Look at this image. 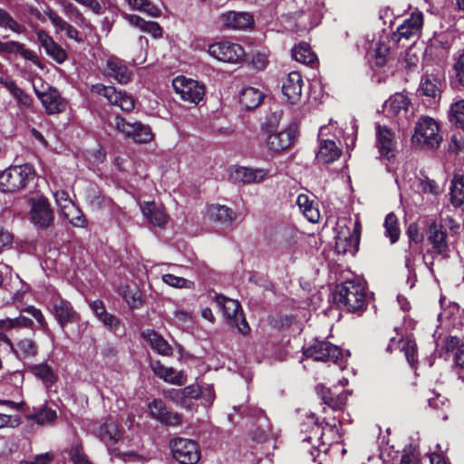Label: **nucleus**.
Here are the masks:
<instances>
[{
  "instance_id": "f257e3e1",
  "label": "nucleus",
  "mask_w": 464,
  "mask_h": 464,
  "mask_svg": "<svg viewBox=\"0 0 464 464\" xmlns=\"http://www.w3.org/2000/svg\"><path fill=\"white\" fill-rule=\"evenodd\" d=\"M366 286L361 279L347 280L336 286L334 300L340 307L349 312L362 309L365 304Z\"/></svg>"
},
{
  "instance_id": "f03ea898",
  "label": "nucleus",
  "mask_w": 464,
  "mask_h": 464,
  "mask_svg": "<svg viewBox=\"0 0 464 464\" xmlns=\"http://www.w3.org/2000/svg\"><path fill=\"white\" fill-rule=\"evenodd\" d=\"M35 177V170L30 164L10 166L0 174V189L15 192L27 186Z\"/></svg>"
},
{
  "instance_id": "7ed1b4c3",
  "label": "nucleus",
  "mask_w": 464,
  "mask_h": 464,
  "mask_svg": "<svg viewBox=\"0 0 464 464\" xmlns=\"http://www.w3.org/2000/svg\"><path fill=\"white\" fill-rule=\"evenodd\" d=\"M412 142L423 149H438L442 136L438 122L431 117L422 116L415 124Z\"/></svg>"
},
{
  "instance_id": "20e7f679",
  "label": "nucleus",
  "mask_w": 464,
  "mask_h": 464,
  "mask_svg": "<svg viewBox=\"0 0 464 464\" xmlns=\"http://www.w3.org/2000/svg\"><path fill=\"white\" fill-rule=\"evenodd\" d=\"M277 123L278 117L274 114L262 125V129L268 133L266 138L267 148L273 151H280L289 148L294 144L297 135V126L295 124H290L281 131H276L275 129Z\"/></svg>"
},
{
  "instance_id": "39448f33",
  "label": "nucleus",
  "mask_w": 464,
  "mask_h": 464,
  "mask_svg": "<svg viewBox=\"0 0 464 464\" xmlns=\"http://www.w3.org/2000/svg\"><path fill=\"white\" fill-rule=\"evenodd\" d=\"M339 425H341V421L335 418L327 421L324 420L321 423L314 421L310 435L304 438L303 441L310 442L316 439L320 442L319 447L321 449L319 450L326 452L329 446L334 443H339L341 440L342 435L338 428Z\"/></svg>"
},
{
  "instance_id": "423d86ee",
  "label": "nucleus",
  "mask_w": 464,
  "mask_h": 464,
  "mask_svg": "<svg viewBox=\"0 0 464 464\" xmlns=\"http://www.w3.org/2000/svg\"><path fill=\"white\" fill-rule=\"evenodd\" d=\"M215 301L220 310L223 311L224 316L230 324L235 325L243 334L249 332V325L243 314L241 305L238 301L227 298L222 295H217L215 296Z\"/></svg>"
},
{
  "instance_id": "0eeeda50",
  "label": "nucleus",
  "mask_w": 464,
  "mask_h": 464,
  "mask_svg": "<svg viewBox=\"0 0 464 464\" xmlns=\"http://www.w3.org/2000/svg\"><path fill=\"white\" fill-rule=\"evenodd\" d=\"M171 454L179 464H197L200 459L198 444L190 439L175 438L169 443Z\"/></svg>"
},
{
  "instance_id": "6e6552de",
  "label": "nucleus",
  "mask_w": 464,
  "mask_h": 464,
  "mask_svg": "<svg viewBox=\"0 0 464 464\" xmlns=\"http://www.w3.org/2000/svg\"><path fill=\"white\" fill-rule=\"evenodd\" d=\"M208 53L219 62L232 64L241 63L246 56L245 50L240 44L229 41H220L209 44Z\"/></svg>"
},
{
  "instance_id": "1a4fd4ad",
  "label": "nucleus",
  "mask_w": 464,
  "mask_h": 464,
  "mask_svg": "<svg viewBox=\"0 0 464 464\" xmlns=\"http://www.w3.org/2000/svg\"><path fill=\"white\" fill-rule=\"evenodd\" d=\"M115 129L136 143H149L154 134L150 127L140 121H129L121 116L115 117Z\"/></svg>"
},
{
  "instance_id": "9d476101",
  "label": "nucleus",
  "mask_w": 464,
  "mask_h": 464,
  "mask_svg": "<svg viewBox=\"0 0 464 464\" xmlns=\"http://www.w3.org/2000/svg\"><path fill=\"white\" fill-rule=\"evenodd\" d=\"M172 86L177 94L188 102L198 104L205 96V86L198 81L178 76L172 81Z\"/></svg>"
},
{
  "instance_id": "9b49d317",
  "label": "nucleus",
  "mask_w": 464,
  "mask_h": 464,
  "mask_svg": "<svg viewBox=\"0 0 464 464\" xmlns=\"http://www.w3.org/2000/svg\"><path fill=\"white\" fill-rule=\"evenodd\" d=\"M30 204V218L32 223L38 229L50 227L54 220V214L50 203L44 197L32 198Z\"/></svg>"
},
{
  "instance_id": "f8f14e48",
  "label": "nucleus",
  "mask_w": 464,
  "mask_h": 464,
  "mask_svg": "<svg viewBox=\"0 0 464 464\" xmlns=\"http://www.w3.org/2000/svg\"><path fill=\"white\" fill-rule=\"evenodd\" d=\"M92 91L106 98L110 104L119 107L123 111L129 112L134 109L133 98L125 92L118 91L114 86L96 84L92 86Z\"/></svg>"
},
{
  "instance_id": "ddd939ff",
  "label": "nucleus",
  "mask_w": 464,
  "mask_h": 464,
  "mask_svg": "<svg viewBox=\"0 0 464 464\" xmlns=\"http://www.w3.org/2000/svg\"><path fill=\"white\" fill-rule=\"evenodd\" d=\"M328 128L323 126L320 128L318 133V150L316 152L315 159L318 162L324 164H330L337 160L341 154V149L336 145L335 141L329 138H324Z\"/></svg>"
},
{
  "instance_id": "4468645a",
  "label": "nucleus",
  "mask_w": 464,
  "mask_h": 464,
  "mask_svg": "<svg viewBox=\"0 0 464 464\" xmlns=\"http://www.w3.org/2000/svg\"><path fill=\"white\" fill-rule=\"evenodd\" d=\"M360 235H361V226L358 221H355L353 224V230L351 233L350 229L347 228L346 231L338 232L335 237V249L340 254H351L354 255L359 248L360 242Z\"/></svg>"
},
{
  "instance_id": "2eb2a0df",
  "label": "nucleus",
  "mask_w": 464,
  "mask_h": 464,
  "mask_svg": "<svg viewBox=\"0 0 464 464\" xmlns=\"http://www.w3.org/2000/svg\"><path fill=\"white\" fill-rule=\"evenodd\" d=\"M304 354L315 361L332 360L334 362H337L342 356V352L338 346L329 342L316 340L313 345L304 350Z\"/></svg>"
},
{
  "instance_id": "dca6fc26",
  "label": "nucleus",
  "mask_w": 464,
  "mask_h": 464,
  "mask_svg": "<svg viewBox=\"0 0 464 464\" xmlns=\"http://www.w3.org/2000/svg\"><path fill=\"white\" fill-rule=\"evenodd\" d=\"M423 25V14L420 12L412 13L409 18L397 28L393 34V40H411L419 37Z\"/></svg>"
},
{
  "instance_id": "f3484780",
  "label": "nucleus",
  "mask_w": 464,
  "mask_h": 464,
  "mask_svg": "<svg viewBox=\"0 0 464 464\" xmlns=\"http://www.w3.org/2000/svg\"><path fill=\"white\" fill-rule=\"evenodd\" d=\"M94 434L108 447L115 445L123 438V430L112 417L104 419L94 431Z\"/></svg>"
},
{
  "instance_id": "a211bd4d",
  "label": "nucleus",
  "mask_w": 464,
  "mask_h": 464,
  "mask_svg": "<svg viewBox=\"0 0 464 464\" xmlns=\"http://www.w3.org/2000/svg\"><path fill=\"white\" fill-rule=\"evenodd\" d=\"M376 148L382 159L391 160L395 156L397 148L395 136L386 126L376 125Z\"/></svg>"
},
{
  "instance_id": "6ab92c4d",
  "label": "nucleus",
  "mask_w": 464,
  "mask_h": 464,
  "mask_svg": "<svg viewBox=\"0 0 464 464\" xmlns=\"http://www.w3.org/2000/svg\"><path fill=\"white\" fill-rule=\"evenodd\" d=\"M229 176L230 179L237 183H259L269 176V171L261 168L236 166L231 169Z\"/></svg>"
},
{
  "instance_id": "aec40b11",
  "label": "nucleus",
  "mask_w": 464,
  "mask_h": 464,
  "mask_svg": "<svg viewBox=\"0 0 464 464\" xmlns=\"http://www.w3.org/2000/svg\"><path fill=\"white\" fill-rule=\"evenodd\" d=\"M444 87L445 82L441 75L439 73H425L421 76L418 92L420 95L436 101L440 99Z\"/></svg>"
},
{
  "instance_id": "412c9836",
  "label": "nucleus",
  "mask_w": 464,
  "mask_h": 464,
  "mask_svg": "<svg viewBox=\"0 0 464 464\" xmlns=\"http://www.w3.org/2000/svg\"><path fill=\"white\" fill-rule=\"evenodd\" d=\"M304 81L298 72H291L283 82L282 92L290 104H297L302 101Z\"/></svg>"
},
{
  "instance_id": "4be33fe9",
  "label": "nucleus",
  "mask_w": 464,
  "mask_h": 464,
  "mask_svg": "<svg viewBox=\"0 0 464 464\" xmlns=\"http://www.w3.org/2000/svg\"><path fill=\"white\" fill-rule=\"evenodd\" d=\"M151 418L167 426H178L181 422V417L177 412L168 411L161 400H153L148 404Z\"/></svg>"
},
{
  "instance_id": "5701e85b",
  "label": "nucleus",
  "mask_w": 464,
  "mask_h": 464,
  "mask_svg": "<svg viewBox=\"0 0 464 464\" xmlns=\"http://www.w3.org/2000/svg\"><path fill=\"white\" fill-rule=\"evenodd\" d=\"M37 41L45 53L58 63H63L67 59L65 50L58 44L53 38L44 30L36 32Z\"/></svg>"
},
{
  "instance_id": "b1692460",
  "label": "nucleus",
  "mask_w": 464,
  "mask_h": 464,
  "mask_svg": "<svg viewBox=\"0 0 464 464\" xmlns=\"http://www.w3.org/2000/svg\"><path fill=\"white\" fill-rule=\"evenodd\" d=\"M447 232L443 229L441 224L438 222L430 223L428 232V240L432 246L433 251L443 257L447 256L449 246L447 243Z\"/></svg>"
},
{
  "instance_id": "393cba45",
  "label": "nucleus",
  "mask_w": 464,
  "mask_h": 464,
  "mask_svg": "<svg viewBox=\"0 0 464 464\" xmlns=\"http://www.w3.org/2000/svg\"><path fill=\"white\" fill-rule=\"evenodd\" d=\"M144 218L154 227H164L168 222V216L163 208L154 201H144L140 204Z\"/></svg>"
},
{
  "instance_id": "a878e982",
  "label": "nucleus",
  "mask_w": 464,
  "mask_h": 464,
  "mask_svg": "<svg viewBox=\"0 0 464 464\" xmlns=\"http://www.w3.org/2000/svg\"><path fill=\"white\" fill-rule=\"evenodd\" d=\"M195 394L194 384H192L181 390L170 389L165 392V397L187 411H193L195 409V401L197 400Z\"/></svg>"
},
{
  "instance_id": "bb28decb",
  "label": "nucleus",
  "mask_w": 464,
  "mask_h": 464,
  "mask_svg": "<svg viewBox=\"0 0 464 464\" xmlns=\"http://www.w3.org/2000/svg\"><path fill=\"white\" fill-rule=\"evenodd\" d=\"M224 26L234 30H244L254 24L253 16L246 12L229 11L220 16Z\"/></svg>"
},
{
  "instance_id": "cd10ccee",
  "label": "nucleus",
  "mask_w": 464,
  "mask_h": 464,
  "mask_svg": "<svg viewBox=\"0 0 464 464\" xmlns=\"http://www.w3.org/2000/svg\"><path fill=\"white\" fill-rule=\"evenodd\" d=\"M53 314L60 326L64 329L68 324L77 322L79 315L70 302L64 299L55 301Z\"/></svg>"
},
{
  "instance_id": "c85d7f7f",
  "label": "nucleus",
  "mask_w": 464,
  "mask_h": 464,
  "mask_svg": "<svg viewBox=\"0 0 464 464\" xmlns=\"http://www.w3.org/2000/svg\"><path fill=\"white\" fill-rule=\"evenodd\" d=\"M106 70L110 77L114 78L121 84H125L130 80L131 72L124 61L116 56H111L107 60Z\"/></svg>"
},
{
  "instance_id": "c756f323",
  "label": "nucleus",
  "mask_w": 464,
  "mask_h": 464,
  "mask_svg": "<svg viewBox=\"0 0 464 464\" xmlns=\"http://www.w3.org/2000/svg\"><path fill=\"white\" fill-rule=\"evenodd\" d=\"M150 366L153 372L167 382L182 385L187 381L182 372H178L172 367H166L160 361L152 362Z\"/></svg>"
},
{
  "instance_id": "7c9ffc66",
  "label": "nucleus",
  "mask_w": 464,
  "mask_h": 464,
  "mask_svg": "<svg viewBox=\"0 0 464 464\" xmlns=\"http://www.w3.org/2000/svg\"><path fill=\"white\" fill-rule=\"evenodd\" d=\"M36 94L47 113L53 114L62 111L63 107V98L56 89L49 87L44 92H36Z\"/></svg>"
},
{
  "instance_id": "2f4dec72",
  "label": "nucleus",
  "mask_w": 464,
  "mask_h": 464,
  "mask_svg": "<svg viewBox=\"0 0 464 464\" xmlns=\"http://www.w3.org/2000/svg\"><path fill=\"white\" fill-rule=\"evenodd\" d=\"M410 104L409 98L403 93H395L385 102V111L392 116H406Z\"/></svg>"
},
{
  "instance_id": "473e14b6",
  "label": "nucleus",
  "mask_w": 464,
  "mask_h": 464,
  "mask_svg": "<svg viewBox=\"0 0 464 464\" xmlns=\"http://www.w3.org/2000/svg\"><path fill=\"white\" fill-rule=\"evenodd\" d=\"M125 18L131 25L139 28L142 32L151 34L154 38L160 37L162 34V29L157 22L145 21L136 14H127Z\"/></svg>"
},
{
  "instance_id": "72a5a7b5",
  "label": "nucleus",
  "mask_w": 464,
  "mask_h": 464,
  "mask_svg": "<svg viewBox=\"0 0 464 464\" xmlns=\"http://www.w3.org/2000/svg\"><path fill=\"white\" fill-rule=\"evenodd\" d=\"M142 336L158 353L161 355H169L172 353V347L154 330L144 331Z\"/></svg>"
},
{
  "instance_id": "f704fd0d",
  "label": "nucleus",
  "mask_w": 464,
  "mask_h": 464,
  "mask_svg": "<svg viewBox=\"0 0 464 464\" xmlns=\"http://www.w3.org/2000/svg\"><path fill=\"white\" fill-rule=\"evenodd\" d=\"M296 205L300 211L311 223H316L320 219V211L313 199L305 194H300L296 198Z\"/></svg>"
},
{
  "instance_id": "c9c22d12",
  "label": "nucleus",
  "mask_w": 464,
  "mask_h": 464,
  "mask_svg": "<svg viewBox=\"0 0 464 464\" xmlns=\"http://www.w3.org/2000/svg\"><path fill=\"white\" fill-rule=\"evenodd\" d=\"M208 216L209 219L225 226L230 225L236 217L235 212L224 205L210 206L208 209Z\"/></svg>"
},
{
  "instance_id": "e433bc0d",
  "label": "nucleus",
  "mask_w": 464,
  "mask_h": 464,
  "mask_svg": "<svg viewBox=\"0 0 464 464\" xmlns=\"http://www.w3.org/2000/svg\"><path fill=\"white\" fill-rule=\"evenodd\" d=\"M0 53H8L14 55L20 54L23 58L28 61H33L36 58L33 51L26 49L24 44L16 41H0Z\"/></svg>"
},
{
  "instance_id": "4c0bfd02",
  "label": "nucleus",
  "mask_w": 464,
  "mask_h": 464,
  "mask_svg": "<svg viewBox=\"0 0 464 464\" xmlns=\"http://www.w3.org/2000/svg\"><path fill=\"white\" fill-rule=\"evenodd\" d=\"M264 99V93L257 88L246 87L240 92V103L246 110L256 108Z\"/></svg>"
},
{
  "instance_id": "58836bf2",
  "label": "nucleus",
  "mask_w": 464,
  "mask_h": 464,
  "mask_svg": "<svg viewBox=\"0 0 464 464\" xmlns=\"http://www.w3.org/2000/svg\"><path fill=\"white\" fill-rule=\"evenodd\" d=\"M19 359L32 358L36 355L38 346L34 341L29 338L20 340L15 345L13 344V349H9Z\"/></svg>"
},
{
  "instance_id": "ea45409f",
  "label": "nucleus",
  "mask_w": 464,
  "mask_h": 464,
  "mask_svg": "<svg viewBox=\"0 0 464 464\" xmlns=\"http://www.w3.org/2000/svg\"><path fill=\"white\" fill-rule=\"evenodd\" d=\"M1 83L8 90L19 105L30 108L33 104L32 97L24 92L16 83L9 79L1 81Z\"/></svg>"
},
{
  "instance_id": "a19ab883",
  "label": "nucleus",
  "mask_w": 464,
  "mask_h": 464,
  "mask_svg": "<svg viewBox=\"0 0 464 464\" xmlns=\"http://www.w3.org/2000/svg\"><path fill=\"white\" fill-rule=\"evenodd\" d=\"M64 218L74 227L83 228L87 227L88 221L82 209L74 203L62 212Z\"/></svg>"
},
{
  "instance_id": "79ce46f5",
  "label": "nucleus",
  "mask_w": 464,
  "mask_h": 464,
  "mask_svg": "<svg viewBox=\"0 0 464 464\" xmlns=\"http://www.w3.org/2000/svg\"><path fill=\"white\" fill-rule=\"evenodd\" d=\"M450 202L454 207L464 205V175H456L450 186Z\"/></svg>"
},
{
  "instance_id": "37998d69",
  "label": "nucleus",
  "mask_w": 464,
  "mask_h": 464,
  "mask_svg": "<svg viewBox=\"0 0 464 464\" xmlns=\"http://www.w3.org/2000/svg\"><path fill=\"white\" fill-rule=\"evenodd\" d=\"M292 57L298 63L312 64L316 56L306 43H300L292 49Z\"/></svg>"
},
{
  "instance_id": "c03bdc74",
  "label": "nucleus",
  "mask_w": 464,
  "mask_h": 464,
  "mask_svg": "<svg viewBox=\"0 0 464 464\" xmlns=\"http://www.w3.org/2000/svg\"><path fill=\"white\" fill-rule=\"evenodd\" d=\"M30 371L34 376L41 379L47 386L54 383L56 381V377L52 367L45 362L30 366Z\"/></svg>"
},
{
  "instance_id": "a18cd8bd",
  "label": "nucleus",
  "mask_w": 464,
  "mask_h": 464,
  "mask_svg": "<svg viewBox=\"0 0 464 464\" xmlns=\"http://www.w3.org/2000/svg\"><path fill=\"white\" fill-rule=\"evenodd\" d=\"M347 395L340 393L335 395L330 389L323 392V402L332 408L334 411L341 410L346 403Z\"/></svg>"
},
{
  "instance_id": "49530a36",
  "label": "nucleus",
  "mask_w": 464,
  "mask_h": 464,
  "mask_svg": "<svg viewBox=\"0 0 464 464\" xmlns=\"http://www.w3.org/2000/svg\"><path fill=\"white\" fill-rule=\"evenodd\" d=\"M195 397L200 400L204 407H209L215 400V392L211 384L195 385Z\"/></svg>"
},
{
  "instance_id": "de8ad7c7",
  "label": "nucleus",
  "mask_w": 464,
  "mask_h": 464,
  "mask_svg": "<svg viewBox=\"0 0 464 464\" xmlns=\"http://www.w3.org/2000/svg\"><path fill=\"white\" fill-rule=\"evenodd\" d=\"M28 418L39 425H46L54 422L57 414L54 410L44 407L31 414Z\"/></svg>"
},
{
  "instance_id": "09e8293b",
  "label": "nucleus",
  "mask_w": 464,
  "mask_h": 464,
  "mask_svg": "<svg viewBox=\"0 0 464 464\" xmlns=\"http://www.w3.org/2000/svg\"><path fill=\"white\" fill-rule=\"evenodd\" d=\"M449 120L456 127H464V100L457 101L451 104Z\"/></svg>"
},
{
  "instance_id": "8fccbe9b",
  "label": "nucleus",
  "mask_w": 464,
  "mask_h": 464,
  "mask_svg": "<svg viewBox=\"0 0 464 464\" xmlns=\"http://www.w3.org/2000/svg\"><path fill=\"white\" fill-rule=\"evenodd\" d=\"M385 236L390 238L392 244H394L400 237L397 217L393 213H389L384 220Z\"/></svg>"
},
{
  "instance_id": "3c124183",
  "label": "nucleus",
  "mask_w": 464,
  "mask_h": 464,
  "mask_svg": "<svg viewBox=\"0 0 464 464\" xmlns=\"http://www.w3.org/2000/svg\"><path fill=\"white\" fill-rule=\"evenodd\" d=\"M132 9L140 10L152 17H158L160 14V9L150 0H126Z\"/></svg>"
},
{
  "instance_id": "603ef678",
  "label": "nucleus",
  "mask_w": 464,
  "mask_h": 464,
  "mask_svg": "<svg viewBox=\"0 0 464 464\" xmlns=\"http://www.w3.org/2000/svg\"><path fill=\"white\" fill-rule=\"evenodd\" d=\"M0 26L10 29L14 33L22 34L25 31V27L16 22L5 10L0 8Z\"/></svg>"
},
{
  "instance_id": "864d4df0",
  "label": "nucleus",
  "mask_w": 464,
  "mask_h": 464,
  "mask_svg": "<svg viewBox=\"0 0 464 464\" xmlns=\"http://www.w3.org/2000/svg\"><path fill=\"white\" fill-rule=\"evenodd\" d=\"M162 281L174 288L192 289L194 287V282L172 274H164L162 276Z\"/></svg>"
},
{
  "instance_id": "5fc2aeb1",
  "label": "nucleus",
  "mask_w": 464,
  "mask_h": 464,
  "mask_svg": "<svg viewBox=\"0 0 464 464\" xmlns=\"http://www.w3.org/2000/svg\"><path fill=\"white\" fill-rule=\"evenodd\" d=\"M86 199L88 203L94 208H101L105 204V197L102 196L100 189L92 186L87 190Z\"/></svg>"
},
{
  "instance_id": "6e6d98bb",
  "label": "nucleus",
  "mask_w": 464,
  "mask_h": 464,
  "mask_svg": "<svg viewBox=\"0 0 464 464\" xmlns=\"http://www.w3.org/2000/svg\"><path fill=\"white\" fill-rule=\"evenodd\" d=\"M44 14L49 18L56 33L64 31L70 24L49 6L44 10Z\"/></svg>"
},
{
  "instance_id": "4d7b16f0",
  "label": "nucleus",
  "mask_w": 464,
  "mask_h": 464,
  "mask_svg": "<svg viewBox=\"0 0 464 464\" xmlns=\"http://www.w3.org/2000/svg\"><path fill=\"white\" fill-rule=\"evenodd\" d=\"M124 299L131 309L139 308L143 304L142 294L136 288L126 290Z\"/></svg>"
},
{
  "instance_id": "13d9d810",
  "label": "nucleus",
  "mask_w": 464,
  "mask_h": 464,
  "mask_svg": "<svg viewBox=\"0 0 464 464\" xmlns=\"http://www.w3.org/2000/svg\"><path fill=\"white\" fill-rule=\"evenodd\" d=\"M53 197L56 202L57 207L59 208L61 213L66 210L69 206L74 204L72 198L69 197V194L66 190L60 189L56 190L53 193Z\"/></svg>"
},
{
  "instance_id": "bf43d9fd",
  "label": "nucleus",
  "mask_w": 464,
  "mask_h": 464,
  "mask_svg": "<svg viewBox=\"0 0 464 464\" xmlns=\"http://www.w3.org/2000/svg\"><path fill=\"white\" fill-rule=\"evenodd\" d=\"M401 350L404 353V355L411 367H414L416 363V343L414 341L407 339L401 341Z\"/></svg>"
},
{
  "instance_id": "052dcab7",
  "label": "nucleus",
  "mask_w": 464,
  "mask_h": 464,
  "mask_svg": "<svg viewBox=\"0 0 464 464\" xmlns=\"http://www.w3.org/2000/svg\"><path fill=\"white\" fill-rule=\"evenodd\" d=\"M420 187L424 193H430L434 196L440 193V188L437 182L425 175L420 178Z\"/></svg>"
},
{
  "instance_id": "680f3d73",
  "label": "nucleus",
  "mask_w": 464,
  "mask_h": 464,
  "mask_svg": "<svg viewBox=\"0 0 464 464\" xmlns=\"http://www.w3.org/2000/svg\"><path fill=\"white\" fill-rule=\"evenodd\" d=\"M12 330V324L9 320H0V343L6 346L7 349H13V343L7 336V332Z\"/></svg>"
},
{
  "instance_id": "e2e57ef3",
  "label": "nucleus",
  "mask_w": 464,
  "mask_h": 464,
  "mask_svg": "<svg viewBox=\"0 0 464 464\" xmlns=\"http://www.w3.org/2000/svg\"><path fill=\"white\" fill-rule=\"evenodd\" d=\"M453 69L457 82L459 86L464 87V50L458 56Z\"/></svg>"
},
{
  "instance_id": "0e129e2a",
  "label": "nucleus",
  "mask_w": 464,
  "mask_h": 464,
  "mask_svg": "<svg viewBox=\"0 0 464 464\" xmlns=\"http://www.w3.org/2000/svg\"><path fill=\"white\" fill-rule=\"evenodd\" d=\"M23 311L29 314L32 317H34L36 320V322L38 323L39 327L43 331L45 332L48 329L47 323H46L44 316L40 309H38L33 305H29V306L25 307Z\"/></svg>"
},
{
  "instance_id": "69168bd1",
  "label": "nucleus",
  "mask_w": 464,
  "mask_h": 464,
  "mask_svg": "<svg viewBox=\"0 0 464 464\" xmlns=\"http://www.w3.org/2000/svg\"><path fill=\"white\" fill-rule=\"evenodd\" d=\"M399 464H419L418 454L411 447L404 449Z\"/></svg>"
},
{
  "instance_id": "338daca9",
  "label": "nucleus",
  "mask_w": 464,
  "mask_h": 464,
  "mask_svg": "<svg viewBox=\"0 0 464 464\" xmlns=\"http://www.w3.org/2000/svg\"><path fill=\"white\" fill-rule=\"evenodd\" d=\"M71 458L73 464H92L87 459V456L82 452L78 447L72 448Z\"/></svg>"
},
{
  "instance_id": "774afa93",
  "label": "nucleus",
  "mask_w": 464,
  "mask_h": 464,
  "mask_svg": "<svg viewBox=\"0 0 464 464\" xmlns=\"http://www.w3.org/2000/svg\"><path fill=\"white\" fill-rule=\"evenodd\" d=\"M105 326L111 329H116L119 326V320L113 314L105 312L98 318Z\"/></svg>"
}]
</instances>
